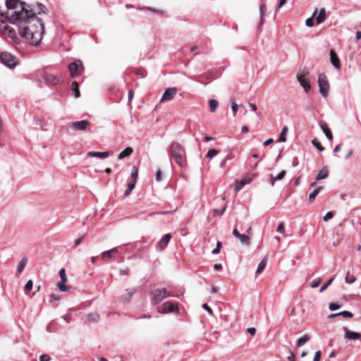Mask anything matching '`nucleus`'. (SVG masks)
Segmentation results:
<instances>
[{
    "mask_svg": "<svg viewBox=\"0 0 361 361\" xmlns=\"http://www.w3.org/2000/svg\"><path fill=\"white\" fill-rule=\"evenodd\" d=\"M6 11L1 13L12 23L18 26L20 35L34 46L38 45L44 32V23L38 16L47 13V9L42 4L36 8L19 0H6Z\"/></svg>",
    "mask_w": 361,
    "mask_h": 361,
    "instance_id": "obj_1",
    "label": "nucleus"
},
{
    "mask_svg": "<svg viewBox=\"0 0 361 361\" xmlns=\"http://www.w3.org/2000/svg\"><path fill=\"white\" fill-rule=\"evenodd\" d=\"M170 155L176 163L183 167L186 164L187 158L185 150L183 145L178 142H172L170 146Z\"/></svg>",
    "mask_w": 361,
    "mask_h": 361,
    "instance_id": "obj_2",
    "label": "nucleus"
},
{
    "mask_svg": "<svg viewBox=\"0 0 361 361\" xmlns=\"http://www.w3.org/2000/svg\"><path fill=\"white\" fill-rule=\"evenodd\" d=\"M151 302L157 305L164 299L170 297L171 294L166 288H157L151 291L149 293Z\"/></svg>",
    "mask_w": 361,
    "mask_h": 361,
    "instance_id": "obj_3",
    "label": "nucleus"
},
{
    "mask_svg": "<svg viewBox=\"0 0 361 361\" xmlns=\"http://www.w3.org/2000/svg\"><path fill=\"white\" fill-rule=\"evenodd\" d=\"M318 85L319 87V92L324 97H327L329 92V82L327 77L324 73H321L318 78Z\"/></svg>",
    "mask_w": 361,
    "mask_h": 361,
    "instance_id": "obj_4",
    "label": "nucleus"
},
{
    "mask_svg": "<svg viewBox=\"0 0 361 361\" xmlns=\"http://www.w3.org/2000/svg\"><path fill=\"white\" fill-rule=\"evenodd\" d=\"M0 33L6 35L9 37L13 42H16L18 39V37L16 33L15 30L8 25L6 22L3 20L0 19Z\"/></svg>",
    "mask_w": 361,
    "mask_h": 361,
    "instance_id": "obj_5",
    "label": "nucleus"
},
{
    "mask_svg": "<svg viewBox=\"0 0 361 361\" xmlns=\"http://www.w3.org/2000/svg\"><path fill=\"white\" fill-rule=\"evenodd\" d=\"M1 61L8 68H14L17 65V59L8 52H2L0 54Z\"/></svg>",
    "mask_w": 361,
    "mask_h": 361,
    "instance_id": "obj_6",
    "label": "nucleus"
},
{
    "mask_svg": "<svg viewBox=\"0 0 361 361\" xmlns=\"http://www.w3.org/2000/svg\"><path fill=\"white\" fill-rule=\"evenodd\" d=\"M68 70L71 73V78H75L79 75L84 71L82 61L78 60L75 62L71 63L68 65Z\"/></svg>",
    "mask_w": 361,
    "mask_h": 361,
    "instance_id": "obj_7",
    "label": "nucleus"
},
{
    "mask_svg": "<svg viewBox=\"0 0 361 361\" xmlns=\"http://www.w3.org/2000/svg\"><path fill=\"white\" fill-rule=\"evenodd\" d=\"M309 72L307 71H302L297 74V78L306 92H308L311 88L309 80L307 78Z\"/></svg>",
    "mask_w": 361,
    "mask_h": 361,
    "instance_id": "obj_8",
    "label": "nucleus"
},
{
    "mask_svg": "<svg viewBox=\"0 0 361 361\" xmlns=\"http://www.w3.org/2000/svg\"><path fill=\"white\" fill-rule=\"evenodd\" d=\"M59 276L61 281L58 282L56 284L59 290L63 292L68 291L71 287L65 284V283L68 281L65 269H61L59 270Z\"/></svg>",
    "mask_w": 361,
    "mask_h": 361,
    "instance_id": "obj_9",
    "label": "nucleus"
},
{
    "mask_svg": "<svg viewBox=\"0 0 361 361\" xmlns=\"http://www.w3.org/2000/svg\"><path fill=\"white\" fill-rule=\"evenodd\" d=\"M90 123L89 121L82 120L80 121H75L70 123L68 127L75 130L84 131L90 126Z\"/></svg>",
    "mask_w": 361,
    "mask_h": 361,
    "instance_id": "obj_10",
    "label": "nucleus"
},
{
    "mask_svg": "<svg viewBox=\"0 0 361 361\" xmlns=\"http://www.w3.org/2000/svg\"><path fill=\"white\" fill-rule=\"evenodd\" d=\"M119 254L118 247H114L109 250L104 251L101 254V258L107 262L109 260H114L116 255Z\"/></svg>",
    "mask_w": 361,
    "mask_h": 361,
    "instance_id": "obj_11",
    "label": "nucleus"
},
{
    "mask_svg": "<svg viewBox=\"0 0 361 361\" xmlns=\"http://www.w3.org/2000/svg\"><path fill=\"white\" fill-rule=\"evenodd\" d=\"M178 306L177 304H173L171 302H166L161 306V310H159V312L161 313L169 312H178Z\"/></svg>",
    "mask_w": 361,
    "mask_h": 361,
    "instance_id": "obj_12",
    "label": "nucleus"
},
{
    "mask_svg": "<svg viewBox=\"0 0 361 361\" xmlns=\"http://www.w3.org/2000/svg\"><path fill=\"white\" fill-rule=\"evenodd\" d=\"M43 78L47 83L50 84L51 85H56L62 82L61 78L53 74L49 73L47 72L44 73Z\"/></svg>",
    "mask_w": 361,
    "mask_h": 361,
    "instance_id": "obj_13",
    "label": "nucleus"
},
{
    "mask_svg": "<svg viewBox=\"0 0 361 361\" xmlns=\"http://www.w3.org/2000/svg\"><path fill=\"white\" fill-rule=\"evenodd\" d=\"M177 93L176 88H167L164 92L161 102H165L172 100Z\"/></svg>",
    "mask_w": 361,
    "mask_h": 361,
    "instance_id": "obj_14",
    "label": "nucleus"
},
{
    "mask_svg": "<svg viewBox=\"0 0 361 361\" xmlns=\"http://www.w3.org/2000/svg\"><path fill=\"white\" fill-rule=\"evenodd\" d=\"M331 62L338 70L341 69V63L338 56L334 49L330 50Z\"/></svg>",
    "mask_w": 361,
    "mask_h": 361,
    "instance_id": "obj_15",
    "label": "nucleus"
},
{
    "mask_svg": "<svg viewBox=\"0 0 361 361\" xmlns=\"http://www.w3.org/2000/svg\"><path fill=\"white\" fill-rule=\"evenodd\" d=\"M345 330V338L349 340H357L361 339V334L357 332H354L348 330L346 327H344Z\"/></svg>",
    "mask_w": 361,
    "mask_h": 361,
    "instance_id": "obj_16",
    "label": "nucleus"
},
{
    "mask_svg": "<svg viewBox=\"0 0 361 361\" xmlns=\"http://www.w3.org/2000/svg\"><path fill=\"white\" fill-rule=\"evenodd\" d=\"M171 238V234H169V233L165 234L161 238V239L159 241V243L157 244V247L159 248V250H164L169 244Z\"/></svg>",
    "mask_w": 361,
    "mask_h": 361,
    "instance_id": "obj_17",
    "label": "nucleus"
},
{
    "mask_svg": "<svg viewBox=\"0 0 361 361\" xmlns=\"http://www.w3.org/2000/svg\"><path fill=\"white\" fill-rule=\"evenodd\" d=\"M88 157H97L99 159H105L109 156V152H90L87 153Z\"/></svg>",
    "mask_w": 361,
    "mask_h": 361,
    "instance_id": "obj_18",
    "label": "nucleus"
},
{
    "mask_svg": "<svg viewBox=\"0 0 361 361\" xmlns=\"http://www.w3.org/2000/svg\"><path fill=\"white\" fill-rule=\"evenodd\" d=\"M252 181V178H244L238 180L235 183V191H239L244 185L250 183Z\"/></svg>",
    "mask_w": 361,
    "mask_h": 361,
    "instance_id": "obj_19",
    "label": "nucleus"
},
{
    "mask_svg": "<svg viewBox=\"0 0 361 361\" xmlns=\"http://www.w3.org/2000/svg\"><path fill=\"white\" fill-rule=\"evenodd\" d=\"M328 176H329V171H328L327 168L324 167L317 173V175L316 176V180H320L324 179V178H327Z\"/></svg>",
    "mask_w": 361,
    "mask_h": 361,
    "instance_id": "obj_20",
    "label": "nucleus"
},
{
    "mask_svg": "<svg viewBox=\"0 0 361 361\" xmlns=\"http://www.w3.org/2000/svg\"><path fill=\"white\" fill-rule=\"evenodd\" d=\"M133 152V149L130 147H126L118 156V159H123L126 157L131 155Z\"/></svg>",
    "mask_w": 361,
    "mask_h": 361,
    "instance_id": "obj_21",
    "label": "nucleus"
},
{
    "mask_svg": "<svg viewBox=\"0 0 361 361\" xmlns=\"http://www.w3.org/2000/svg\"><path fill=\"white\" fill-rule=\"evenodd\" d=\"M326 20V10L322 8L319 13V15L316 18V22L317 24L322 23Z\"/></svg>",
    "mask_w": 361,
    "mask_h": 361,
    "instance_id": "obj_22",
    "label": "nucleus"
},
{
    "mask_svg": "<svg viewBox=\"0 0 361 361\" xmlns=\"http://www.w3.org/2000/svg\"><path fill=\"white\" fill-rule=\"evenodd\" d=\"M267 262H268V256L266 255L263 258L262 262L259 263V264L258 265V267H257V269L256 270V274H259L261 272H262V271L264 269L265 267L267 266Z\"/></svg>",
    "mask_w": 361,
    "mask_h": 361,
    "instance_id": "obj_23",
    "label": "nucleus"
},
{
    "mask_svg": "<svg viewBox=\"0 0 361 361\" xmlns=\"http://www.w3.org/2000/svg\"><path fill=\"white\" fill-rule=\"evenodd\" d=\"M324 189V187L323 186H319L317 188H315L309 195V201L310 202H312L317 195Z\"/></svg>",
    "mask_w": 361,
    "mask_h": 361,
    "instance_id": "obj_24",
    "label": "nucleus"
},
{
    "mask_svg": "<svg viewBox=\"0 0 361 361\" xmlns=\"http://www.w3.org/2000/svg\"><path fill=\"white\" fill-rule=\"evenodd\" d=\"M71 90L73 91V94L75 98H78L80 97V93L79 85H78V82H73V83L71 85Z\"/></svg>",
    "mask_w": 361,
    "mask_h": 361,
    "instance_id": "obj_25",
    "label": "nucleus"
},
{
    "mask_svg": "<svg viewBox=\"0 0 361 361\" xmlns=\"http://www.w3.org/2000/svg\"><path fill=\"white\" fill-rule=\"evenodd\" d=\"M286 171L283 170L281 171L278 175L276 177H273L272 176H271V185H274V183H275V181L276 180H282L285 175H286Z\"/></svg>",
    "mask_w": 361,
    "mask_h": 361,
    "instance_id": "obj_26",
    "label": "nucleus"
},
{
    "mask_svg": "<svg viewBox=\"0 0 361 361\" xmlns=\"http://www.w3.org/2000/svg\"><path fill=\"white\" fill-rule=\"evenodd\" d=\"M324 133H325L326 137L329 140H333V135L331 134V132L330 130V129L329 128V127L327 126V125L326 123H324L321 126Z\"/></svg>",
    "mask_w": 361,
    "mask_h": 361,
    "instance_id": "obj_27",
    "label": "nucleus"
},
{
    "mask_svg": "<svg viewBox=\"0 0 361 361\" xmlns=\"http://www.w3.org/2000/svg\"><path fill=\"white\" fill-rule=\"evenodd\" d=\"M310 337L308 334H305L300 337L298 341H297V346L301 347L306 342H307L310 340Z\"/></svg>",
    "mask_w": 361,
    "mask_h": 361,
    "instance_id": "obj_28",
    "label": "nucleus"
},
{
    "mask_svg": "<svg viewBox=\"0 0 361 361\" xmlns=\"http://www.w3.org/2000/svg\"><path fill=\"white\" fill-rule=\"evenodd\" d=\"M99 318V314L97 313H90L87 316L88 322H97Z\"/></svg>",
    "mask_w": 361,
    "mask_h": 361,
    "instance_id": "obj_29",
    "label": "nucleus"
},
{
    "mask_svg": "<svg viewBox=\"0 0 361 361\" xmlns=\"http://www.w3.org/2000/svg\"><path fill=\"white\" fill-rule=\"evenodd\" d=\"M27 259L26 257H23L20 262H19L18 267H17V272L20 274L25 268L26 264H27Z\"/></svg>",
    "mask_w": 361,
    "mask_h": 361,
    "instance_id": "obj_30",
    "label": "nucleus"
},
{
    "mask_svg": "<svg viewBox=\"0 0 361 361\" xmlns=\"http://www.w3.org/2000/svg\"><path fill=\"white\" fill-rule=\"evenodd\" d=\"M243 244L250 245V238L245 234H240L238 238Z\"/></svg>",
    "mask_w": 361,
    "mask_h": 361,
    "instance_id": "obj_31",
    "label": "nucleus"
},
{
    "mask_svg": "<svg viewBox=\"0 0 361 361\" xmlns=\"http://www.w3.org/2000/svg\"><path fill=\"white\" fill-rule=\"evenodd\" d=\"M137 176H138V169L137 167L134 166L132 169V171H131V174H130L131 181L136 183Z\"/></svg>",
    "mask_w": 361,
    "mask_h": 361,
    "instance_id": "obj_32",
    "label": "nucleus"
},
{
    "mask_svg": "<svg viewBox=\"0 0 361 361\" xmlns=\"http://www.w3.org/2000/svg\"><path fill=\"white\" fill-rule=\"evenodd\" d=\"M211 112H214L219 106V103L215 99H210L209 102Z\"/></svg>",
    "mask_w": 361,
    "mask_h": 361,
    "instance_id": "obj_33",
    "label": "nucleus"
},
{
    "mask_svg": "<svg viewBox=\"0 0 361 361\" xmlns=\"http://www.w3.org/2000/svg\"><path fill=\"white\" fill-rule=\"evenodd\" d=\"M135 184H136V183H134L133 181H131V180L128 184L127 189H126V190L125 192V194H124L126 197L128 196L130 194L132 190L135 188Z\"/></svg>",
    "mask_w": 361,
    "mask_h": 361,
    "instance_id": "obj_34",
    "label": "nucleus"
},
{
    "mask_svg": "<svg viewBox=\"0 0 361 361\" xmlns=\"http://www.w3.org/2000/svg\"><path fill=\"white\" fill-rule=\"evenodd\" d=\"M288 131V128L286 126L283 127L282 131L279 135V142H285L286 140V133Z\"/></svg>",
    "mask_w": 361,
    "mask_h": 361,
    "instance_id": "obj_35",
    "label": "nucleus"
},
{
    "mask_svg": "<svg viewBox=\"0 0 361 361\" xmlns=\"http://www.w3.org/2000/svg\"><path fill=\"white\" fill-rule=\"evenodd\" d=\"M345 279V282L348 283H353L356 281L355 276L351 274L349 271L347 272Z\"/></svg>",
    "mask_w": 361,
    "mask_h": 361,
    "instance_id": "obj_36",
    "label": "nucleus"
},
{
    "mask_svg": "<svg viewBox=\"0 0 361 361\" xmlns=\"http://www.w3.org/2000/svg\"><path fill=\"white\" fill-rule=\"evenodd\" d=\"M317 13V9L316 8L314 10V13H313L312 17V18H307L306 20L305 24H306L307 26L312 27L314 25V19H313V18L314 16H316Z\"/></svg>",
    "mask_w": 361,
    "mask_h": 361,
    "instance_id": "obj_37",
    "label": "nucleus"
},
{
    "mask_svg": "<svg viewBox=\"0 0 361 361\" xmlns=\"http://www.w3.org/2000/svg\"><path fill=\"white\" fill-rule=\"evenodd\" d=\"M219 150L216 149H209L208 152L207 153L206 157L207 159H212L214 156L219 154Z\"/></svg>",
    "mask_w": 361,
    "mask_h": 361,
    "instance_id": "obj_38",
    "label": "nucleus"
},
{
    "mask_svg": "<svg viewBox=\"0 0 361 361\" xmlns=\"http://www.w3.org/2000/svg\"><path fill=\"white\" fill-rule=\"evenodd\" d=\"M312 143L319 151L322 152L324 149V147L321 145L320 142L317 138L312 140Z\"/></svg>",
    "mask_w": 361,
    "mask_h": 361,
    "instance_id": "obj_39",
    "label": "nucleus"
},
{
    "mask_svg": "<svg viewBox=\"0 0 361 361\" xmlns=\"http://www.w3.org/2000/svg\"><path fill=\"white\" fill-rule=\"evenodd\" d=\"M127 291H128V292H127V295H128V296H127V297H126L125 295H123V296L121 297V299H122L123 302H128V301H129V300H130V298H131V296H132V295L134 294V293H135V290H128Z\"/></svg>",
    "mask_w": 361,
    "mask_h": 361,
    "instance_id": "obj_40",
    "label": "nucleus"
},
{
    "mask_svg": "<svg viewBox=\"0 0 361 361\" xmlns=\"http://www.w3.org/2000/svg\"><path fill=\"white\" fill-rule=\"evenodd\" d=\"M32 286H33L32 281V280L27 281V282L26 283L25 288H24L25 292L27 293L28 291L31 290L32 288Z\"/></svg>",
    "mask_w": 361,
    "mask_h": 361,
    "instance_id": "obj_41",
    "label": "nucleus"
},
{
    "mask_svg": "<svg viewBox=\"0 0 361 361\" xmlns=\"http://www.w3.org/2000/svg\"><path fill=\"white\" fill-rule=\"evenodd\" d=\"M334 281V278L331 279L326 283L324 284L319 289V292L320 293H322L324 292L327 288L329 286H330L332 282Z\"/></svg>",
    "mask_w": 361,
    "mask_h": 361,
    "instance_id": "obj_42",
    "label": "nucleus"
},
{
    "mask_svg": "<svg viewBox=\"0 0 361 361\" xmlns=\"http://www.w3.org/2000/svg\"><path fill=\"white\" fill-rule=\"evenodd\" d=\"M338 314L339 316L342 315L344 317H347V318H351L353 316V314L350 312H348V311H343L341 312L338 313Z\"/></svg>",
    "mask_w": 361,
    "mask_h": 361,
    "instance_id": "obj_43",
    "label": "nucleus"
},
{
    "mask_svg": "<svg viewBox=\"0 0 361 361\" xmlns=\"http://www.w3.org/2000/svg\"><path fill=\"white\" fill-rule=\"evenodd\" d=\"M226 205H224V207H223V209H222V210H221V211H219V209H214L213 210V214H214V216H216V215H218V214L222 215V214L224 213V212L226 211Z\"/></svg>",
    "mask_w": 361,
    "mask_h": 361,
    "instance_id": "obj_44",
    "label": "nucleus"
},
{
    "mask_svg": "<svg viewBox=\"0 0 361 361\" xmlns=\"http://www.w3.org/2000/svg\"><path fill=\"white\" fill-rule=\"evenodd\" d=\"M321 281H322V279L320 278L314 280L312 283L311 284V288H317L320 285Z\"/></svg>",
    "mask_w": 361,
    "mask_h": 361,
    "instance_id": "obj_45",
    "label": "nucleus"
},
{
    "mask_svg": "<svg viewBox=\"0 0 361 361\" xmlns=\"http://www.w3.org/2000/svg\"><path fill=\"white\" fill-rule=\"evenodd\" d=\"M135 74L140 75L141 78H144L147 75V72L142 69H137L135 71Z\"/></svg>",
    "mask_w": 361,
    "mask_h": 361,
    "instance_id": "obj_46",
    "label": "nucleus"
},
{
    "mask_svg": "<svg viewBox=\"0 0 361 361\" xmlns=\"http://www.w3.org/2000/svg\"><path fill=\"white\" fill-rule=\"evenodd\" d=\"M231 103H232V110L233 112V116H235L238 109V105L236 104L233 100H231Z\"/></svg>",
    "mask_w": 361,
    "mask_h": 361,
    "instance_id": "obj_47",
    "label": "nucleus"
},
{
    "mask_svg": "<svg viewBox=\"0 0 361 361\" xmlns=\"http://www.w3.org/2000/svg\"><path fill=\"white\" fill-rule=\"evenodd\" d=\"M334 217V213L332 212H328L326 215L323 217L324 221H326Z\"/></svg>",
    "mask_w": 361,
    "mask_h": 361,
    "instance_id": "obj_48",
    "label": "nucleus"
},
{
    "mask_svg": "<svg viewBox=\"0 0 361 361\" xmlns=\"http://www.w3.org/2000/svg\"><path fill=\"white\" fill-rule=\"evenodd\" d=\"M341 305L337 303H330L329 306V309L332 311L339 309Z\"/></svg>",
    "mask_w": 361,
    "mask_h": 361,
    "instance_id": "obj_49",
    "label": "nucleus"
},
{
    "mask_svg": "<svg viewBox=\"0 0 361 361\" xmlns=\"http://www.w3.org/2000/svg\"><path fill=\"white\" fill-rule=\"evenodd\" d=\"M322 353L321 351H317L314 354V360L313 361H319L321 359Z\"/></svg>",
    "mask_w": 361,
    "mask_h": 361,
    "instance_id": "obj_50",
    "label": "nucleus"
},
{
    "mask_svg": "<svg viewBox=\"0 0 361 361\" xmlns=\"http://www.w3.org/2000/svg\"><path fill=\"white\" fill-rule=\"evenodd\" d=\"M277 231L281 233H283L285 232V227L283 225V223H280L278 228Z\"/></svg>",
    "mask_w": 361,
    "mask_h": 361,
    "instance_id": "obj_51",
    "label": "nucleus"
},
{
    "mask_svg": "<svg viewBox=\"0 0 361 361\" xmlns=\"http://www.w3.org/2000/svg\"><path fill=\"white\" fill-rule=\"evenodd\" d=\"M49 360H50V357H49V355H48L47 354L42 355L39 357V361H49Z\"/></svg>",
    "mask_w": 361,
    "mask_h": 361,
    "instance_id": "obj_52",
    "label": "nucleus"
},
{
    "mask_svg": "<svg viewBox=\"0 0 361 361\" xmlns=\"http://www.w3.org/2000/svg\"><path fill=\"white\" fill-rule=\"evenodd\" d=\"M266 12V5L262 4L260 6V13H261V18L262 19L263 16L265 14Z\"/></svg>",
    "mask_w": 361,
    "mask_h": 361,
    "instance_id": "obj_53",
    "label": "nucleus"
},
{
    "mask_svg": "<svg viewBox=\"0 0 361 361\" xmlns=\"http://www.w3.org/2000/svg\"><path fill=\"white\" fill-rule=\"evenodd\" d=\"M134 97V92L133 90H129L128 93V101L130 102Z\"/></svg>",
    "mask_w": 361,
    "mask_h": 361,
    "instance_id": "obj_54",
    "label": "nucleus"
},
{
    "mask_svg": "<svg viewBox=\"0 0 361 361\" xmlns=\"http://www.w3.org/2000/svg\"><path fill=\"white\" fill-rule=\"evenodd\" d=\"M161 176H162V173H161V170L159 169L156 173V180L157 181L161 180Z\"/></svg>",
    "mask_w": 361,
    "mask_h": 361,
    "instance_id": "obj_55",
    "label": "nucleus"
},
{
    "mask_svg": "<svg viewBox=\"0 0 361 361\" xmlns=\"http://www.w3.org/2000/svg\"><path fill=\"white\" fill-rule=\"evenodd\" d=\"M247 332L250 334V335L253 336L256 333V329L254 327H250L247 329Z\"/></svg>",
    "mask_w": 361,
    "mask_h": 361,
    "instance_id": "obj_56",
    "label": "nucleus"
},
{
    "mask_svg": "<svg viewBox=\"0 0 361 361\" xmlns=\"http://www.w3.org/2000/svg\"><path fill=\"white\" fill-rule=\"evenodd\" d=\"M202 307L206 310L210 314H213V311L211 309V307L209 306H208L207 304H204L202 305Z\"/></svg>",
    "mask_w": 361,
    "mask_h": 361,
    "instance_id": "obj_57",
    "label": "nucleus"
},
{
    "mask_svg": "<svg viewBox=\"0 0 361 361\" xmlns=\"http://www.w3.org/2000/svg\"><path fill=\"white\" fill-rule=\"evenodd\" d=\"M233 235H235L236 238H238L241 233H240V232L238 231V230L236 228H235L233 230Z\"/></svg>",
    "mask_w": 361,
    "mask_h": 361,
    "instance_id": "obj_58",
    "label": "nucleus"
},
{
    "mask_svg": "<svg viewBox=\"0 0 361 361\" xmlns=\"http://www.w3.org/2000/svg\"><path fill=\"white\" fill-rule=\"evenodd\" d=\"M273 142H274V140L272 138H269V139H268V140H267L266 141L264 142V146H268L270 144H271Z\"/></svg>",
    "mask_w": 361,
    "mask_h": 361,
    "instance_id": "obj_59",
    "label": "nucleus"
},
{
    "mask_svg": "<svg viewBox=\"0 0 361 361\" xmlns=\"http://www.w3.org/2000/svg\"><path fill=\"white\" fill-rule=\"evenodd\" d=\"M286 2L287 0H280V3L278 6L277 11L279 10Z\"/></svg>",
    "mask_w": 361,
    "mask_h": 361,
    "instance_id": "obj_60",
    "label": "nucleus"
},
{
    "mask_svg": "<svg viewBox=\"0 0 361 361\" xmlns=\"http://www.w3.org/2000/svg\"><path fill=\"white\" fill-rule=\"evenodd\" d=\"M214 268L215 270L216 271H220L222 269V265L220 264H216L214 266Z\"/></svg>",
    "mask_w": 361,
    "mask_h": 361,
    "instance_id": "obj_61",
    "label": "nucleus"
},
{
    "mask_svg": "<svg viewBox=\"0 0 361 361\" xmlns=\"http://www.w3.org/2000/svg\"><path fill=\"white\" fill-rule=\"evenodd\" d=\"M82 238H83V237L78 238H77V239L75 240V246H78V245L81 243L82 240Z\"/></svg>",
    "mask_w": 361,
    "mask_h": 361,
    "instance_id": "obj_62",
    "label": "nucleus"
},
{
    "mask_svg": "<svg viewBox=\"0 0 361 361\" xmlns=\"http://www.w3.org/2000/svg\"><path fill=\"white\" fill-rule=\"evenodd\" d=\"M249 106H250V107L252 109V111H257V106H256L255 104H253V103H250V104H249Z\"/></svg>",
    "mask_w": 361,
    "mask_h": 361,
    "instance_id": "obj_63",
    "label": "nucleus"
},
{
    "mask_svg": "<svg viewBox=\"0 0 361 361\" xmlns=\"http://www.w3.org/2000/svg\"><path fill=\"white\" fill-rule=\"evenodd\" d=\"M60 300V298L59 296H56L54 294H52L51 296H50V301L51 300Z\"/></svg>",
    "mask_w": 361,
    "mask_h": 361,
    "instance_id": "obj_64",
    "label": "nucleus"
}]
</instances>
